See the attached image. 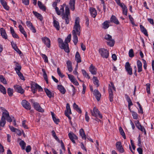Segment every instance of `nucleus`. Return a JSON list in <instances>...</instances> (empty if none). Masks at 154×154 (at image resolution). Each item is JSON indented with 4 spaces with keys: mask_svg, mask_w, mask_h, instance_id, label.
Wrapping results in <instances>:
<instances>
[{
    "mask_svg": "<svg viewBox=\"0 0 154 154\" xmlns=\"http://www.w3.org/2000/svg\"><path fill=\"white\" fill-rule=\"evenodd\" d=\"M79 18L77 17L75 18V23L72 30V35L73 36V41L75 45H76L78 42L77 35H79L80 33V26L79 25Z\"/></svg>",
    "mask_w": 154,
    "mask_h": 154,
    "instance_id": "f257e3e1",
    "label": "nucleus"
},
{
    "mask_svg": "<svg viewBox=\"0 0 154 154\" xmlns=\"http://www.w3.org/2000/svg\"><path fill=\"white\" fill-rule=\"evenodd\" d=\"M58 42L59 43V47L62 49H63L67 53L69 52L68 44L65 43L60 38L58 39Z\"/></svg>",
    "mask_w": 154,
    "mask_h": 154,
    "instance_id": "f03ea898",
    "label": "nucleus"
},
{
    "mask_svg": "<svg viewBox=\"0 0 154 154\" xmlns=\"http://www.w3.org/2000/svg\"><path fill=\"white\" fill-rule=\"evenodd\" d=\"M69 16H70V12L69 8L68 6L65 7V13L62 15V18L65 20L66 24H68L69 23Z\"/></svg>",
    "mask_w": 154,
    "mask_h": 154,
    "instance_id": "7ed1b4c3",
    "label": "nucleus"
},
{
    "mask_svg": "<svg viewBox=\"0 0 154 154\" xmlns=\"http://www.w3.org/2000/svg\"><path fill=\"white\" fill-rule=\"evenodd\" d=\"M99 53L103 58H107L109 56L108 50L104 48H101L99 50Z\"/></svg>",
    "mask_w": 154,
    "mask_h": 154,
    "instance_id": "20e7f679",
    "label": "nucleus"
},
{
    "mask_svg": "<svg viewBox=\"0 0 154 154\" xmlns=\"http://www.w3.org/2000/svg\"><path fill=\"white\" fill-rule=\"evenodd\" d=\"M91 112L92 116L97 117H98L102 119V115L100 114V112L95 107H94L93 110H91Z\"/></svg>",
    "mask_w": 154,
    "mask_h": 154,
    "instance_id": "39448f33",
    "label": "nucleus"
},
{
    "mask_svg": "<svg viewBox=\"0 0 154 154\" xmlns=\"http://www.w3.org/2000/svg\"><path fill=\"white\" fill-rule=\"evenodd\" d=\"M105 39L107 40V44L111 47H112L115 43L114 40L112 38V36L109 34H107L105 36Z\"/></svg>",
    "mask_w": 154,
    "mask_h": 154,
    "instance_id": "423d86ee",
    "label": "nucleus"
},
{
    "mask_svg": "<svg viewBox=\"0 0 154 154\" xmlns=\"http://www.w3.org/2000/svg\"><path fill=\"white\" fill-rule=\"evenodd\" d=\"M66 4H63V5H62L61 6V8H60V10H59V8L58 7H55V10L56 12L57 13V14L58 15H60L61 14H62L63 15V14H64V8L65 6V7H66Z\"/></svg>",
    "mask_w": 154,
    "mask_h": 154,
    "instance_id": "0eeeda50",
    "label": "nucleus"
},
{
    "mask_svg": "<svg viewBox=\"0 0 154 154\" xmlns=\"http://www.w3.org/2000/svg\"><path fill=\"white\" fill-rule=\"evenodd\" d=\"M116 147L117 150L120 153H122L125 151L120 141L117 142L116 144Z\"/></svg>",
    "mask_w": 154,
    "mask_h": 154,
    "instance_id": "6e6552de",
    "label": "nucleus"
},
{
    "mask_svg": "<svg viewBox=\"0 0 154 154\" xmlns=\"http://www.w3.org/2000/svg\"><path fill=\"white\" fill-rule=\"evenodd\" d=\"M32 101L34 108L36 110L42 112H44V110L41 107L38 103L33 102Z\"/></svg>",
    "mask_w": 154,
    "mask_h": 154,
    "instance_id": "1a4fd4ad",
    "label": "nucleus"
},
{
    "mask_svg": "<svg viewBox=\"0 0 154 154\" xmlns=\"http://www.w3.org/2000/svg\"><path fill=\"white\" fill-rule=\"evenodd\" d=\"M21 104L23 107L27 109H30L31 106L30 103L26 100H24L22 101Z\"/></svg>",
    "mask_w": 154,
    "mask_h": 154,
    "instance_id": "9d476101",
    "label": "nucleus"
},
{
    "mask_svg": "<svg viewBox=\"0 0 154 154\" xmlns=\"http://www.w3.org/2000/svg\"><path fill=\"white\" fill-rule=\"evenodd\" d=\"M125 67L128 74L129 75H131L132 73V69L128 62H127L126 63Z\"/></svg>",
    "mask_w": 154,
    "mask_h": 154,
    "instance_id": "9b49d317",
    "label": "nucleus"
},
{
    "mask_svg": "<svg viewBox=\"0 0 154 154\" xmlns=\"http://www.w3.org/2000/svg\"><path fill=\"white\" fill-rule=\"evenodd\" d=\"M69 137L72 142L74 143H75V140H77L78 139V137L74 134L72 132H70L68 134Z\"/></svg>",
    "mask_w": 154,
    "mask_h": 154,
    "instance_id": "f8f14e48",
    "label": "nucleus"
},
{
    "mask_svg": "<svg viewBox=\"0 0 154 154\" xmlns=\"http://www.w3.org/2000/svg\"><path fill=\"white\" fill-rule=\"evenodd\" d=\"M43 42L48 48L50 47V41L49 38L46 37H44L42 38Z\"/></svg>",
    "mask_w": 154,
    "mask_h": 154,
    "instance_id": "ddd939ff",
    "label": "nucleus"
},
{
    "mask_svg": "<svg viewBox=\"0 0 154 154\" xmlns=\"http://www.w3.org/2000/svg\"><path fill=\"white\" fill-rule=\"evenodd\" d=\"M135 125L137 127L139 130L142 131H144L145 134H146V131L144 128L140 124L139 122L138 121H136L135 122Z\"/></svg>",
    "mask_w": 154,
    "mask_h": 154,
    "instance_id": "4468645a",
    "label": "nucleus"
},
{
    "mask_svg": "<svg viewBox=\"0 0 154 154\" xmlns=\"http://www.w3.org/2000/svg\"><path fill=\"white\" fill-rule=\"evenodd\" d=\"M89 71L93 75H95L97 73V69L92 64H91L89 68Z\"/></svg>",
    "mask_w": 154,
    "mask_h": 154,
    "instance_id": "2eb2a0df",
    "label": "nucleus"
},
{
    "mask_svg": "<svg viewBox=\"0 0 154 154\" xmlns=\"http://www.w3.org/2000/svg\"><path fill=\"white\" fill-rule=\"evenodd\" d=\"M15 89L17 92L23 94L24 92V90L22 88V87L19 85H16L14 86Z\"/></svg>",
    "mask_w": 154,
    "mask_h": 154,
    "instance_id": "dca6fc26",
    "label": "nucleus"
},
{
    "mask_svg": "<svg viewBox=\"0 0 154 154\" xmlns=\"http://www.w3.org/2000/svg\"><path fill=\"white\" fill-rule=\"evenodd\" d=\"M93 94L97 101H99L101 97V94L97 90L95 89L94 91Z\"/></svg>",
    "mask_w": 154,
    "mask_h": 154,
    "instance_id": "f3484780",
    "label": "nucleus"
},
{
    "mask_svg": "<svg viewBox=\"0 0 154 154\" xmlns=\"http://www.w3.org/2000/svg\"><path fill=\"white\" fill-rule=\"evenodd\" d=\"M90 12L91 16L94 18H95L97 15V12L95 9L93 8H90Z\"/></svg>",
    "mask_w": 154,
    "mask_h": 154,
    "instance_id": "a211bd4d",
    "label": "nucleus"
},
{
    "mask_svg": "<svg viewBox=\"0 0 154 154\" xmlns=\"http://www.w3.org/2000/svg\"><path fill=\"white\" fill-rule=\"evenodd\" d=\"M53 20V24L54 27L56 28L57 30H59L60 28L59 23V22L55 20L54 18Z\"/></svg>",
    "mask_w": 154,
    "mask_h": 154,
    "instance_id": "6ab92c4d",
    "label": "nucleus"
},
{
    "mask_svg": "<svg viewBox=\"0 0 154 154\" xmlns=\"http://www.w3.org/2000/svg\"><path fill=\"white\" fill-rule=\"evenodd\" d=\"M75 0H70L69 3L70 9L73 11L75 9Z\"/></svg>",
    "mask_w": 154,
    "mask_h": 154,
    "instance_id": "aec40b11",
    "label": "nucleus"
},
{
    "mask_svg": "<svg viewBox=\"0 0 154 154\" xmlns=\"http://www.w3.org/2000/svg\"><path fill=\"white\" fill-rule=\"evenodd\" d=\"M0 31L1 35L2 37L5 39H7V35L5 30L3 28H2L0 29Z\"/></svg>",
    "mask_w": 154,
    "mask_h": 154,
    "instance_id": "412c9836",
    "label": "nucleus"
},
{
    "mask_svg": "<svg viewBox=\"0 0 154 154\" xmlns=\"http://www.w3.org/2000/svg\"><path fill=\"white\" fill-rule=\"evenodd\" d=\"M110 21L111 22H113L116 24H119V22L118 19L114 16L112 15L110 18Z\"/></svg>",
    "mask_w": 154,
    "mask_h": 154,
    "instance_id": "4be33fe9",
    "label": "nucleus"
},
{
    "mask_svg": "<svg viewBox=\"0 0 154 154\" xmlns=\"http://www.w3.org/2000/svg\"><path fill=\"white\" fill-rule=\"evenodd\" d=\"M14 63H15V66L14 69L16 71V72L18 71H20L21 69L20 65L18 62H17L16 61L14 62Z\"/></svg>",
    "mask_w": 154,
    "mask_h": 154,
    "instance_id": "5701e85b",
    "label": "nucleus"
},
{
    "mask_svg": "<svg viewBox=\"0 0 154 154\" xmlns=\"http://www.w3.org/2000/svg\"><path fill=\"white\" fill-rule=\"evenodd\" d=\"M37 84L34 83L31 85V91L33 94L35 93L36 91Z\"/></svg>",
    "mask_w": 154,
    "mask_h": 154,
    "instance_id": "b1692460",
    "label": "nucleus"
},
{
    "mask_svg": "<svg viewBox=\"0 0 154 154\" xmlns=\"http://www.w3.org/2000/svg\"><path fill=\"white\" fill-rule=\"evenodd\" d=\"M75 60L77 61V63L81 62V60L80 54L79 52L77 51L75 55Z\"/></svg>",
    "mask_w": 154,
    "mask_h": 154,
    "instance_id": "393cba45",
    "label": "nucleus"
},
{
    "mask_svg": "<svg viewBox=\"0 0 154 154\" xmlns=\"http://www.w3.org/2000/svg\"><path fill=\"white\" fill-rule=\"evenodd\" d=\"M137 70L138 72H140L142 71V63L140 60H137Z\"/></svg>",
    "mask_w": 154,
    "mask_h": 154,
    "instance_id": "a878e982",
    "label": "nucleus"
},
{
    "mask_svg": "<svg viewBox=\"0 0 154 154\" xmlns=\"http://www.w3.org/2000/svg\"><path fill=\"white\" fill-rule=\"evenodd\" d=\"M0 2L5 9L7 10H9V7L7 5V3L5 0H0Z\"/></svg>",
    "mask_w": 154,
    "mask_h": 154,
    "instance_id": "bb28decb",
    "label": "nucleus"
},
{
    "mask_svg": "<svg viewBox=\"0 0 154 154\" xmlns=\"http://www.w3.org/2000/svg\"><path fill=\"white\" fill-rule=\"evenodd\" d=\"M44 91L46 93L47 96L50 98L53 97L52 93L47 88H44Z\"/></svg>",
    "mask_w": 154,
    "mask_h": 154,
    "instance_id": "cd10ccee",
    "label": "nucleus"
},
{
    "mask_svg": "<svg viewBox=\"0 0 154 154\" xmlns=\"http://www.w3.org/2000/svg\"><path fill=\"white\" fill-rule=\"evenodd\" d=\"M57 88L61 93L63 94L65 93L66 92V90L63 86L58 85L57 86Z\"/></svg>",
    "mask_w": 154,
    "mask_h": 154,
    "instance_id": "c85d7f7f",
    "label": "nucleus"
},
{
    "mask_svg": "<svg viewBox=\"0 0 154 154\" xmlns=\"http://www.w3.org/2000/svg\"><path fill=\"white\" fill-rule=\"evenodd\" d=\"M109 22L107 21H106L102 24V27L104 29H107L109 26Z\"/></svg>",
    "mask_w": 154,
    "mask_h": 154,
    "instance_id": "c756f323",
    "label": "nucleus"
},
{
    "mask_svg": "<svg viewBox=\"0 0 154 154\" xmlns=\"http://www.w3.org/2000/svg\"><path fill=\"white\" fill-rule=\"evenodd\" d=\"M33 13L34 14L35 16L38 19H39L40 20L42 21L43 20V17L42 15L36 12L33 11Z\"/></svg>",
    "mask_w": 154,
    "mask_h": 154,
    "instance_id": "7c9ffc66",
    "label": "nucleus"
},
{
    "mask_svg": "<svg viewBox=\"0 0 154 154\" xmlns=\"http://www.w3.org/2000/svg\"><path fill=\"white\" fill-rule=\"evenodd\" d=\"M79 133L80 134L82 137V138L85 140L86 138V136L83 129L82 128L80 129L79 131Z\"/></svg>",
    "mask_w": 154,
    "mask_h": 154,
    "instance_id": "2f4dec72",
    "label": "nucleus"
},
{
    "mask_svg": "<svg viewBox=\"0 0 154 154\" xmlns=\"http://www.w3.org/2000/svg\"><path fill=\"white\" fill-rule=\"evenodd\" d=\"M38 5L41 9L43 11H45V10L46 8L45 6L42 4V3L41 2L39 1H38Z\"/></svg>",
    "mask_w": 154,
    "mask_h": 154,
    "instance_id": "473e14b6",
    "label": "nucleus"
},
{
    "mask_svg": "<svg viewBox=\"0 0 154 154\" xmlns=\"http://www.w3.org/2000/svg\"><path fill=\"white\" fill-rule=\"evenodd\" d=\"M73 108L79 113H80L82 112L81 109L75 103L73 104Z\"/></svg>",
    "mask_w": 154,
    "mask_h": 154,
    "instance_id": "72a5a7b5",
    "label": "nucleus"
},
{
    "mask_svg": "<svg viewBox=\"0 0 154 154\" xmlns=\"http://www.w3.org/2000/svg\"><path fill=\"white\" fill-rule=\"evenodd\" d=\"M125 96L126 100L128 103V106L129 107V106L133 105V103L127 94H125Z\"/></svg>",
    "mask_w": 154,
    "mask_h": 154,
    "instance_id": "f704fd0d",
    "label": "nucleus"
},
{
    "mask_svg": "<svg viewBox=\"0 0 154 154\" xmlns=\"http://www.w3.org/2000/svg\"><path fill=\"white\" fill-rule=\"evenodd\" d=\"M93 80L94 84L97 87H98L99 85V80L97 79V77L94 76L93 78Z\"/></svg>",
    "mask_w": 154,
    "mask_h": 154,
    "instance_id": "c9c22d12",
    "label": "nucleus"
},
{
    "mask_svg": "<svg viewBox=\"0 0 154 154\" xmlns=\"http://www.w3.org/2000/svg\"><path fill=\"white\" fill-rule=\"evenodd\" d=\"M140 28L141 32H143L147 36L148 34L147 30L144 28V27L142 25H140Z\"/></svg>",
    "mask_w": 154,
    "mask_h": 154,
    "instance_id": "e433bc0d",
    "label": "nucleus"
},
{
    "mask_svg": "<svg viewBox=\"0 0 154 154\" xmlns=\"http://www.w3.org/2000/svg\"><path fill=\"white\" fill-rule=\"evenodd\" d=\"M11 44L12 47L17 52L19 53V52H20V50L18 49V48L17 47V45L16 44H15L14 42H11Z\"/></svg>",
    "mask_w": 154,
    "mask_h": 154,
    "instance_id": "4c0bfd02",
    "label": "nucleus"
},
{
    "mask_svg": "<svg viewBox=\"0 0 154 154\" xmlns=\"http://www.w3.org/2000/svg\"><path fill=\"white\" fill-rule=\"evenodd\" d=\"M112 90L115 91L116 88L113 83L112 82H111L109 85V91H112Z\"/></svg>",
    "mask_w": 154,
    "mask_h": 154,
    "instance_id": "58836bf2",
    "label": "nucleus"
},
{
    "mask_svg": "<svg viewBox=\"0 0 154 154\" xmlns=\"http://www.w3.org/2000/svg\"><path fill=\"white\" fill-rule=\"evenodd\" d=\"M51 116L52 117V119L54 121L56 124H57L59 122V119H57L55 116V115L54 113L52 112H51Z\"/></svg>",
    "mask_w": 154,
    "mask_h": 154,
    "instance_id": "ea45409f",
    "label": "nucleus"
},
{
    "mask_svg": "<svg viewBox=\"0 0 154 154\" xmlns=\"http://www.w3.org/2000/svg\"><path fill=\"white\" fill-rule=\"evenodd\" d=\"M42 71L43 72V76L44 78L45 79V80L46 81L47 83H48V80L47 76V74L45 70L44 69H42Z\"/></svg>",
    "mask_w": 154,
    "mask_h": 154,
    "instance_id": "a19ab883",
    "label": "nucleus"
},
{
    "mask_svg": "<svg viewBox=\"0 0 154 154\" xmlns=\"http://www.w3.org/2000/svg\"><path fill=\"white\" fill-rule=\"evenodd\" d=\"M0 91L4 94H6V91L5 88L1 85H0Z\"/></svg>",
    "mask_w": 154,
    "mask_h": 154,
    "instance_id": "79ce46f5",
    "label": "nucleus"
},
{
    "mask_svg": "<svg viewBox=\"0 0 154 154\" xmlns=\"http://www.w3.org/2000/svg\"><path fill=\"white\" fill-rule=\"evenodd\" d=\"M65 112H66L69 114H71L72 113L70 105L68 103L66 104V110H65Z\"/></svg>",
    "mask_w": 154,
    "mask_h": 154,
    "instance_id": "37998d69",
    "label": "nucleus"
},
{
    "mask_svg": "<svg viewBox=\"0 0 154 154\" xmlns=\"http://www.w3.org/2000/svg\"><path fill=\"white\" fill-rule=\"evenodd\" d=\"M119 131L121 134L122 136L124 139H126V136L125 133L121 127H120L119 128Z\"/></svg>",
    "mask_w": 154,
    "mask_h": 154,
    "instance_id": "c03bdc74",
    "label": "nucleus"
},
{
    "mask_svg": "<svg viewBox=\"0 0 154 154\" xmlns=\"http://www.w3.org/2000/svg\"><path fill=\"white\" fill-rule=\"evenodd\" d=\"M7 93L10 97L12 96L13 95V89L10 88H9L7 90Z\"/></svg>",
    "mask_w": 154,
    "mask_h": 154,
    "instance_id": "a18cd8bd",
    "label": "nucleus"
},
{
    "mask_svg": "<svg viewBox=\"0 0 154 154\" xmlns=\"http://www.w3.org/2000/svg\"><path fill=\"white\" fill-rule=\"evenodd\" d=\"M0 81L4 84H7V82L5 79L3 77L2 75H0Z\"/></svg>",
    "mask_w": 154,
    "mask_h": 154,
    "instance_id": "49530a36",
    "label": "nucleus"
},
{
    "mask_svg": "<svg viewBox=\"0 0 154 154\" xmlns=\"http://www.w3.org/2000/svg\"><path fill=\"white\" fill-rule=\"evenodd\" d=\"M82 72L84 76L85 77L88 78V79L90 78V77L88 74L87 73L85 70L84 69H82Z\"/></svg>",
    "mask_w": 154,
    "mask_h": 154,
    "instance_id": "de8ad7c7",
    "label": "nucleus"
},
{
    "mask_svg": "<svg viewBox=\"0 0 154 154\" xmlns=\"http://www.w3.org/2000/svg\"><path fill=\"white\" fill-rule=\"evenodd\" d=\"M109 93L110 101L111 102H112L113 101V94L112 91H109Z\"/></svg>",
    "mask_w": 154,
    "mask_h": 154,
    "instance_id": "09e8293b",
    "label": "nucleus"
},
{
    "mask_svg": "<svg viewBox=\"0 0 154 154\" xmlns=\"http://www.w3.org/2000/svg\"><path fill=\"white\" fill-rule=\"evenodd\" d=\"M21 147V148L23 149H25V146H26V143L23 140L21 141L19 143Z\"/></svg>",
    "mask_w": 154,
    "mask_h": 154,
    "instance_id": "8fccbe9b",
    "label": "nucleus"
},
{
    "mask_svg": "<svg viewBox=\"0 0 154 154\" xmlns=\"http://www.w3.org/2000/svg\"><path fill=\"white\" fill-rule=\"evenodd\" d=\"M71 35H69L67 38H66L65 41V43L68 44V43L71 40Z\"/></svg>",
    "mask_w": 154,
    "mask_h": 154,
    "instance_id": "3c124183",
    "label": "nucleus"
},
{
    "mask_svg": "<svg viewBox=\"0 0 154 154\" xmlns=\"http://www.w3.org/2000/svg\"><path fill=\"white\" fill-rule=\"evenodd\" d=\"M41 56L42 58L44 59L45 62L46 63H48V57L46 56V55H45V54H41Z\"/></svg>",
    "mask_w": 154,
    "mask_h": 154,
    "instance_id": "603ef678",
    "label": "nucleus"
},
{
    "mask_svg": "<svg viewBox=\"0 0 154 154\" xmlns=\"http://www.w3.org/2000/svg\"><path fill=\"white\" fill-rule=\"evenodd\" d=\"M57 72L61 78H63L64 75L63 74H62L60 71V70L59 68H57Z\"/></svg>",
    "mask_w": 154,
    "mask_h": 154,
    "instance_id": "864d4df0",
    "label": "nucleus"
},
{
    "mask_svg": "<svg viewBox=\"0 0 154 154\" xmlns=\"http://www.w3.org/2000/svg\"><path fill=\"white\" fill-rule=\"evenodd\" d=\"M134 56L133 53V50L131 49L129 51V56L130 57H132Z\"/></svg>",
    "mask_w": 154,
    "mask_h": 154,
    "instance_id": "5fc2aeb1",
    "label": "nucleus"
},
{
    "mask_svg": "<svg viewBox=\"0 0 154 154\" xmlns=\"http://www.w3.org/2000/svg\"><path fill=\"white\" fill-rule=\"evenodd\" d=\"M146 90L147 91V92L149 94L150 93V85L149 84H147L146 85Z\"/></svg>",
    "mask_w": 154,
    "mask_h": 154,
    "instance_id": "6e6d98bb",
    "label": "nucleus"
},
{
    "mask_svg": "<svg viewBox=\"0 0 154 154\" xmlns=\"http://www.w3.org/2000/svg\"><path fill=\"white\" fill-rule=\"evenodd\" d=\"M122 9V13L124 15H125V16L127 15V13L128 9L127 7H125L124 8Z\"/></svg>",
    "mask_w": 154,
    "mask_h": 154,
    "instance_id": "4d7b16f0",
    "label": "nucleus"
},
{
    "mask_svg": "<svg viewBox=\"0 0 154 154\" xmlns=\"http://www.w3.org/2000/svg\"><path fill=\"white\" fill-rule=\"evenodd\" d=\"M20 32L24 35V36L26 38H27V34H26V32L25 31L24 29V28L20 29Z\"/></svg>",
    "mask_w": 154,
    "mask_h": 154,
    "instance_id": "13d9d810",
    "label": "nucleus"
},
{
    "mask_svg": "<svg viewBox=\"0 0 154 154\" xmlns=\"http://www.w3.org/2000/svg\"><path fill=\"white\" fill-rule=\"evenodd\" d=\"M26 23L27 26L30 29L33 26L32 23L29 21H27Z\"/></svg>",
    "mask_w": 154,
    "mask_h": 154,
    "instance_id": "bf43d9fd",
    "label": "nucleus"
},
{
    "mask_svg": "<svg viewBox=\"0 0 154 154\" xmlns=\"http://www.w3.org/2000/svg\"><path fill=\"white\" fill-rule=\"evenodd\" d=\"M132 116L134 119H137L138 118L137 114L134 112H132Z\"/></svg>",
    "mask_w": 154,
    "mask_h": 154,
    "instance_id": "052dcab7",
    "label": "nucleus"
},
{
    "mask_svg": "<svg viewBox=\"0 0 154 154\" xmlns=\"http://www.w3.org/2000/svg\"><path fill=\"white\" fill-rule=\"evenodd\" d=\"M129 17L132 24L133 25H135V23L134 21V19L133 18V17H131V15H129Z\"/></svg>",
    "mask_w": 154,
    "mask_h": 154,
    "instance_id": "680f3d73",
    "label": "nucleus"
},
{
    "mask_svg": "<svg viewBox=\"0 0 154 154\" xmlns=\"http://www.w3.org/2000/svg\"><path fill=\"white\" fill-rule=\"evenodd\" d=\"M85 119L86 121L88 122L89 120V117L88 116V112H85Z\"/></svg>",
    "mask_w": 154,
    "mask_h": 154,
    "instance_id": "e2e57ef3",
    "label": "nucleus"
},
{
    "mask_svg": "<svg viewBox=\"0 0 154 154\" xmlns=\"http://www.w3.org/2000/svg\"><path fill=\"white\" fill-rule=\"evenodd\" d=\"M22 2L26 5H28L29 4V0H22Z\"/></svg>",
    "mask_w": 154,
    "mask_h": 154,
    "instance_id": "0e129e2a",
    "label": "nucleus"
},
{
    "mask_svg": "<svg viewBox=\"0 0 154 154\" xmlns=\"http://www.w3.org/2000/svg\"><path fill=\"white\" fill-rule=\"evenodd\" d=\"M68 77L70 79V80L71 81V80H72L74 79H75V77H74V76L71 74H68Z\"/></svg>",
    "mask_w": 154,
    "mask_h": 154,
    "instance_id": "69168bd1",
    "label": "nucleus"
},
{
    "mask_svg": "<svg viewBox=\"0 0 154 154\" xmlns=\"http://www.w3.org/2000/svg\"><path fill=\"white\" fill-rule=\"evenodd\" d=\"M10 130L13 132H15L16 130H18L17 129L14 128L12 126H9Z\"/></svg>",
    "mask_w": 154,
    "mask_h": 154,
    "instance_id": "338daca9",
    "label": "nucleus"
},
{
    "mask_svg": "<svg viewBox=\"0 0 154 154\" xmlns=\"http://www.w3.org/2000/svg\"><path fill=\"white\" fill-rule=\"evenodd\" d=\"M31 150V147L30 146H27L26 148V152H29Z\"/></svg>",
    "mask_w": 154,
    "mask_h": 154,
    "instance_id": "774afa93",
    "label": "nucleus"
}]
</instances>
